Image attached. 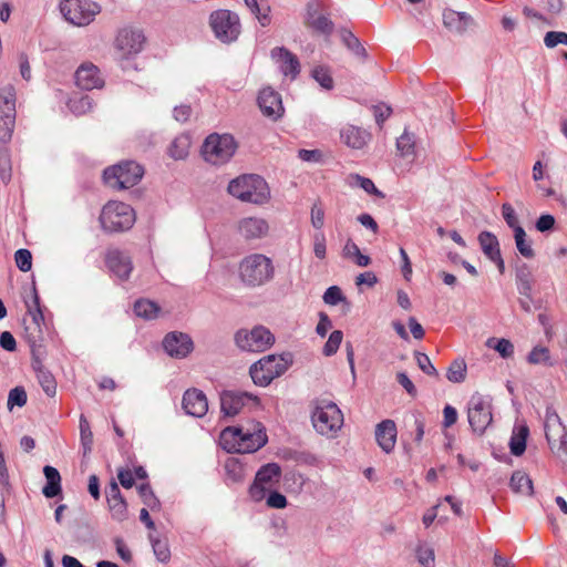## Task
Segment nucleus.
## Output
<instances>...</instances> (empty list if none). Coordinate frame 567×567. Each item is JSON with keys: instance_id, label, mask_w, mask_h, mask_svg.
I'll return each mask as SVG.
<instances>
[{"instance_id": "obj_53", "label": "nucleus", "mask_w": 567, "mask_h": 567, "mask_svg": "<svg viewBox=\"0 0 567 567\" xmlns=\"http://www.w3.org/2000/svg\"><path fill=\"white\" fill-rule=\"evenodd\" d=\"M415 360L419 365V368L427 375L431 377H439L437 370L432 364L430 358L422 352L415 353Z\"/></svg>"}, {"instance_id": "obj_39", "label": "nucleus", "mask_w": 567, "mask_h": 567, "mask_svg": "<svg viewBox=\"0 0 567 567\" xmlns=\"http://www.w3.org/2000/svg\"><path fill=\"white\" fill-rule=\"evenodd\" d=\"M486 347L498 352L503 359H508L514 355V344L505 338H489L486 341Z\"/></svg>"}, {"instance_id": "obj_57", "label": "nucleus", "mask_w": 567, "mask_h": 567, "mask_svg": "<svg viewBox=\"0 0 567 567\" xmlns=\"http://www.w3.org/2000/svg\"><path fill=\"white\" fill-rule=\"evenodd\" d=\"M341 39L342 42L347 45V48L352 50L353 52L360 53L361 51H363L360 41L351 31H341Z\"/></svg>"}, {"instance_id": "obj_4", "label": "nucleus", "mask_w": 567, "mask_h": 567, "mask_svg": "<svg viewBox=\"0 0 567 567\" xmlns=\"http://www.w3.org/2000/svg\"><path fill=\"white\" fill-rule=\"evenodd\" d=\"M228 192L234 197L254 204H264L269 198V187L258 175H241L228 185Z\"/></svg>"}, {"instance_id": "obj_63", "label": "nucleus", "mask_w": 567, "mask_h": 567, "mask_svg": "<svg viewBox=\"0 0 567 567\" xmlns=\"http://www.w3.org/2000/svg\"><path fill=\"white\" fill-rule=\"evenodd\" d=\"M457 421V411L452 405H445L443 409V427L449 429Z\"/></svg>"}, {"instance_id": "obj_12", "label": "nucleus", "mask_w": 567, "mask_h": 567, "mask_svg": "<svg viewBox=\"0 0 567 567\" xmlns=\"http://www.w3.org/2000/svg\"><path fill=\"white\" fill-rule=\"evenodd\" d=\"M467 417L472 429L483 433L493 420L491 400L481 393H474L467 404Z\"/></svg>"}, {"instance_id": "obj_31", "label": "nucleus", "mask_w": 567, "mask_h": 567, "mask_svg": "<svg viewBox=\"0 0 567 567\" xmlns=\"http://www.w3.org/2000/svg\"><path fill=\"white\" fill-rule=\"evenodd\" d=\"M16 116V89L12 84L0 87V116Z\"/></svg>"}, {"instance_id": "obj_34", "label": "nucleus", "mask_w": 567, "mask_h": 567, "mask_svg": "<svg viewBox=\"0 0 567 567\" xmlns=\"http://www.w3.org/2000/svg\"><path fill=\"white\" fill-rule=\"evenodd\" d=\"M470 20V17L466 16L465 13H460L454 10H446L443 13V23L447 29L452 31H464Z\"/></svg>"}, {"instance_id": "obj_28", "label": "nucleus", "mask_w": 567, "mask_h": 567, "mask_svg": "<svg viewBox=\"0 0 567 567\" xmlns=\"http://www.w3.org/2000/svg\"><path fill=\"white\" fill-rule=\"evenodd\" d=\"M27 307H28V313L31 316L32 324H33V328H32L33 331L31 332V339L33 342H37L41 338V333H42L41 324L44 321V317H43L42 310L40 308L39 296H38L35 289H33V291H32V303L27 302Z\"/></svg>"}, {"instance_id": "obj_42", "label": "nucleus", "mask_w": 567, "mask_h": 567, "mask_svg": "<svg viewBox=\"0 0 567 567\" xmlns=\"http://www.w3.org/2000/svg\"><path fill=\"white\" fill-rule=\"evenodd\" d=\"M348 183L350 186L362 188L368 194H373L378 197H384V195L375 187L374 183L370 178L355 174L348 177Z\"/></svg>"}, {"instance_id": "obj_14", "label": "nucleus", "mask_w": 567, "mask_h": 567, "mask_svg": "<svg viewBox=\"0 0 567 567\" xmlns=\"http://www.w3.org/2000/svg\"><path fill=\"white\" fill-rule=\"evenodd\" d=\"M545 435L551 451L559 456H567V429L554 411L546 413Z\"/></svg>"}, {"instance_id": "obj_17", "label": "nucleus", "mask_w": 567, "mask_h": 567, "mask_svg": "<svg viewBox=\"0 0 567 567\" xmlns=\"http://www.w3.org/2000/svg\"><path fill=\"white\" fill-rule=\"evenodd\" d=\"M303 23L313 32L324 35L331 34L333 30L332 21L321 12L320 4L317 1H310L307 4Z\"/></svg>"}, {"instance_id": "obj_44", "label": "nucleus", "mask_w": 567, "mask_h": 567, "mask_svg": "<svg viewBox=\"0 0 567 567\" xmlns=\"http://www.w3.org/2000/svg\"><path fill=\"white\" fill-rule=\"evenodd\" d=\"M16 116H0V142L7 144L11 141L14 130Z\"/></svg>"}, {"instance_id": "obj_3", "label": "nucleus", "mask_w": 567, "mask_h": 567, "mask_svg": "<svg viewBox=\"0 0 567 567\" xmlns=\"http://www.w3.org/2000/svg\"><path fill=\"white\" fill-rule=\"evenodd\" d=\"M238 143L231 134L212 133L202 145L204 161L214 166L227 164L236 154Z\"/></svg>"}, {"instance_id": "obj_52", "label": "nucleus", "mask_w": 567, "mask_h": 567, "mask_svg": "<svg viewBox=\"0 0 567 567\" xmlns=\"http://www.w3.org/2000/svg\"><path fill=\"white\" fill-rule=\"evenodd\" d=\"M17 267L21 271H29L32 267V255L28 249H19L14 254Z\"/></svg>"}, {"instance_id": "obj_5", "label": "nucleus", "mask_w": 567, "mask_h": 567, "mask_svg": "<svg viewBox=\"0 0 567 567\" xmlns=\"http://www.w3.org/2000/svg\"><path fill=\"white\" fill-rule=\"evenodd\" d=\"M289 364V354H269L254 363L250 367L249 373L255 384L267 386L274 379L284 374Z\"/></svg>"}, {"instance_id": "obj_46", "label": "nucleus", "mask_w": 567, "mask_h": 567, "mask_svg": "<svg viewBox=\"0 0 567 567\" xmlns=\"http://www.w3.org/2000/svg\"><path fill=\"white\" fill-rule=\"evenodd\" d=\"M112 517L118 522H123L127 517V506L123 497L109 501Z\"/></svg>"}, {"instance_id": "obj_16", "label": "nucleus", "mask_w": 567, "mask_h": 567, "mask_svg": "<svg viewBox=\"0 0 567 567\" xmlns=\"http://www.w3.org/2000/svg\"><path fill=\"white\" fill-rule=\"evenodd\" d=\"M245 405L259 406L258 396L248 392L225 391L220 395V409L225 415L234 416L240 412Z\"/></svg>"}, {"instance_id": "obj_10", "label": "nucleus", "mask_w": 567, "mask_h": 567, "mask_svg": "<svg viewBox=\"0 0 567 567\" xmlns=\"http://www.w3.org/2000/svg\"><path fill=\"white\" fill-rule=\"evenodd\" d=\"M209 25L215 37L224 43L236 41L240 34L239 17L229 10L214 11L209 17Z\"/></svg>"}, {"instance_id": "obj_23", "label": "nucleus", "mask_w": 567, "mask_h": 567, "mask_svg": "<svg viewBox=\"0 0 567 567\" xmlns=\"http://www.w3.org/2000/svg\"><path fill=\"white\" fill-rule=\"evenodd\" d=\"M163 346L171 357L176 358H185L193 349L192 339L187 334L178 332L168 333Z\"/></svg>"}, {"instance_id": "obj_48", "label": "nucleus", "mask_w": 567, "mask_h": 567, "mask_svg": "<svg viewBox=\"0 0 567 567\" xmlns=\"http://www.w3.org/2000/svg\"><path fill=\"white\" fill-rule=\"evenodd\" d=\"M517 285L519 293L527 298H530L533 280L528 271L520 270L517 272Z\"/></svg>"}, {"instance_id": "obj_61", "label": "nucleus", "mask_w": 567, "mask_h": 567, "mask_svg": "<svg viewBox=\"0 0 567 567\" xmlns=\"http://www.w3.org/2000/svg\"><path fill=\"white\" fill-rule=\"evenodd\" d=\"M266 503L271 508L281 509L287 506V498L285 495H282L278 492L271 491L266 499Z\"/></svg>"}, {"instance_id": "obj_43", "label": "nucleus", "mask_w": 567, "mask_h": 567, "mask_svg": "<svg viewBox=\"0 0 567 567\" xmlns=\"http://www.w3.org/2000/svg\"><path fill=\"white\" fill-rule=\"evenodd\" d=\"M514 238L516 243V247L520 255H523L526 258H533L534 257V250L532 248V245L526 239V233L523 228L516 229L514 233Z\"/></svg>"}, {"instance_id": "obj_13", "label": "nucleus", "mask_w": 567, "mask_h": 567, "mask_svg": "<svg viewBox=\"0 0 567 567\" xmlns=\"http://www.w3.org/2000/svg\"><path fill=\"white\" fill-rule=\"evenodd\" d=\"M236 342L243 350L261 352L275 342V337L269 329L257 326L251 330H239L236 333Z\"/></svg>"}, {"instance_id": "obj_51", "label": "nucleus", "mask_w": 567, "mask_h": 567, "mask_svg": "<svg viewBox=\"0 0 567 567\" xmlns=\"http://www.w3.org/2000/svg\"><path fill=\"white\" fill-rule=\"evenodd\" d=\"M396 147L402 156H408V155L413 154V151H414L413 136L409 133H403L396 141Z\"/></svg>"}, {"instance_id": "obj_41", "label": "nucleus", "mask_w": 567, "mask_h": 567, "mask_svg": "<svg viewBox=\"0 0 567 567\" xmlns=\"http://www.w3.org/2000/svg\"><path fill=\"white\" fill-rule=\"evenodd\" d=\"M467 367L463 359L454 360L446 372V378L453 383H461L465 380Z\"/></svg>"}, {"instance_id": "obj_11", "label": "nucleus", "mask_w": 567, "mask_h": 567, "mask_svg": "<svg viewBox=\"0 0 567 567\" xmlns=\"http://www.w3.org/2000/svg\"><path fill=\"white\" fill-rule=\"evenodd\" d=\"M146 38L140 29L125 27L117 31L113 47L118 59H131L144 49Z\"/></svg>"}, {"instance_id": "obj_59", "label": "nucleus", "mask_w": 567, "mask_h": 567, "mask_svg": "<svg viewBox=\"0 0 567 567\" xmlns=\"http://www.w3.org/2000/svg\"><path fill=\"white\" fill-rule=\"evenodd\" d=\"M342 299V291L337 286L329 287L323 295L324 302L331 306L338 305Z\"/></svg>"}, {"instance_id": "obj_20", "label": "nucleus", "mask_w": 567, "mask_h": 567, "mask_svg": "<svg viewBox=\"0 0 567 567\" xmlns=\"http://www.w3.org/2000/svg\"><path fill=\"white\" fill-rule=\"evenodd\" d=\"M258 105L262 114L268 117L277 120L284 114L281 97L271 87H265L259 92Z\"/></svg>"}, {"instance_id": "obj_2", "label": "nucleus", "mask_w": 567, "mask_h": 567, "mask_svg": "<svg viewBox=\"0 0 567 567\" xmlns=\"http://www.w3.org/2000/svg\"><path fill=\"white\" fill-rule=\"evenodd\" d=\"M238 272L244 285L258 287L272 279L275 267L269 257L262 254H250L240 261Z\"/></svg>"}, {"instance_id": "obj_60", "label": "nucleus", "mask_w": 567, "mask_h": 567, "mask_svg": "<svg viewBox=\"0 0 567 567\" xmlns=\"http://www.w3.org/2000/svg\"><path fill=\"white\" fill-rule=\"evenodd\" d=\"M81 440L85 451L91 450L92 432L89 422L82 416L80 420Z\"/></svg>"}, {"instance_id": "obj_36", "label": "nucleus", "mask_w": 567, "mask_h": 567, "mask_svg": "<svg viewBox=\"0 0 567 567\" xmlns=\"http://www.w3.org/2000/svg\"><path fill=\"white\" fill-rule=\"evenodd\" d=\"M509 485L515 493H520L524 495L533 494L532 480L526 473L522 471H516L513 473Z\"/></svg>"}, {"instance_id": "obj_40", "label": "nucleus", "mask_w": 567, "mask_h": 567, "mask_svg": "<svg viewBox=\"0 0 567 567\" xmlns=\"http://www.w3.org/2000/svg\"><path fill=\"white\" fill-rule=\"evenodd\" d=\"M415 556L423 567H435V553L431 545L420 543L415 549Z\"/></svg>"}, {"instance_id": "obj_18", "label": "nucleus", "mask_w": 567, "mask_h": 567, "mask_svg": "<svg viewBox=\"0 0 567 567\" xmlns=\"http://www.w3.org/2000/svg\"><path fill=\"white\" fill-rule=\"evenodd\" d=\"M272 61L285 76L295 80L300 73V62L296 54L284 47L274 48L270 52Z\"/></svg>"}, {"instance_id": "obj_45", "label": "nucleus", "mask_w": 567, "mask_h": 567, "mask_svg": "<svg viewBox=\"0 0 567 567\" xmlns=\"http://www.w3.org/2000/svg\"><path fill=\"white\" fill-rule=\"evenodd\" d=\"M347 257H353L354 261L360 267H367L370 264V257L361 254L359 247L353 241H348L343 248Z\"/></svg>"}, {"instance_id": "obj_33", "label": "nucleus", "mask_w": 567, "mask_h": 567, "mask_svg": "<svg viewBox=\"0 0 567 567\" xmlns=\"http://www.w3.org/2000/svg\"><path fill=\"white\" fill-rule=\"evenodd\" d=\"M226 481L229 483L243 482L246 475L245 466L238 457L229 456L224 463Z\"/></svg>"}, {"instance_id": "obj_8", "label": "nucleus", "mask_w": 567, "mask_h": 567, "mask_svg": "<svg viewBox=\"0 0 567 567\" xmlns=\"http://www.w3.org/2000/svg\"><path fill=\"white\" fill-rule=\"evenodd\" d=\"M312 424L322 435H333L343 425V414L338 405L330 401L317 403L312 415Z\"/></svg>"}, {"instance_id": "obj_47", "label": "nucleus", "mask_w": 567, "mask_h": 567, "mask_svg": "<svg viewBox=\"0 0 567 567\" xmlns=\"http://www.w3.org/2000/svg\"><path fill=\"white\" fill-rule=\"evenodd\" d=\"M342 339H343L342 331H340V330L332 331L323 347V354L327 357L333 355L338 351V349L342 342Z\"/></svg>"}, {"instance_id": "obj_27", "label": "nucleus", "mask_w": 567, "mask_h": 567, "mask_svg": "<svg viewBox=\"0 0 567 567\" xmlns=\"http://www.w3.org/2000/svg\"><path fill=\"white\" fill-rule=\"evenodd\" d=\"M340 138L347 146L353 150H361L370 140V134L358 126L346 125L340 131Z\"/></svg>"}, {"instance_id": "obj_9", "label": "nucleus", "mask_w": 567, "mask_h": 567, "mask_svg": "<svg viewBox=\"0 0 567 567\" xmlns=\"http://www.w3.org/2000/svg\"><path fill=\"white\" fill-rule=\"evenodd\" d=\"M60 11L73 25H89L100 13L101 7L92 0H62Z\"/></svg>"}, {"instance_id": "obj_19", "label": "nucleus", "mask_w": 567, "mask_h": 567, "mask_svg": "<svg viewBox=\"0 0 567 567\" xmlns=\"http://www.w3.org/2000/svg\"><path fill=\"white\" fill-rule=\"evenodd\" d=\"M105 264L107 268L122 280H126L133 270L131 257L117 248L107 250Z\"/></svg>"}, {"instance_id": "obj_6", "label": "nucleus", "mask_w": 567, "mask_h": 567, "mask_svg": "<svg viewBox=\"0 0 567 567\" xmlns=\"http://www.w3.org/2000/svg\"><path fill=\"white\" fill-rule=\"evenodd\" d=\"M100 221L107 231H123L135 223L134 209L122 202H109L102 209Z\"/></svg>"}, {"instance_id": "obj_50", "label": "nucleus", "mask_w": 567, "mask_h": 567, "mask_svg": "<svg viewBox=\"0 0 567 567\" xmlns=\"http://www.w3.org/2000/svg\"><path fill=\"white\" fill-rule=\"evenodd\" d=\"M38 379H39V382H40L43 391L49 396H53L56 391V383H55L53 375L49 372L40 371L38 373Z\"/></svg>"}, {"instance_id": "obj_38", "label": "nucleus", "mask_w": 567, "mask_h": 567, "mask_svg": "<svg viewBox=\"0 0 567 567\" xmlns=\"http://www.w3.org/2000/svg\"><path fill=\"white\" fill-rule=\"evenodd\" d=\"M159 311V307L155 302L147 299H140L134 303L135 315L144 319H155L157 318Z\"/></svg>"}, {"instance_id": "obj_58", "label": "nucleus", "mask_w": 567, "mask_h": 567, "mask_svg": "<svg viewBox=\"0 0 567 567\" xmlns=\"http://www.w3.org/2000/svg\"><path fill=\"white\" fill-rule=\"evenodd\" d=\"M27 403V393L23 388H14L9 392L8 405L23 406Z\"/></svg>"}, {"instance_id": "obj_30", "label": "nucleus", "mask_w": 567, "mask_h": 567, "mask_svg": "<svg viewBox=\"0 0 567 567\" xmlns=\"http://www.w3.org/2000/svg\"><path fill=\"white\" fill-rule=\"evenodd\" d=\"M526 362L530 365H543V367H554L555 361L550 353L549 348L536 344L532 348L526 357Z\"/></svg>"}, {"instance_id": "obj_1", "label": "nucleus", "mask_w": 567, "mask_h": 567, "mask_svg": "<svg viewBox=\"0 0 567 567\" xmlns=\"http://www.w3.org/2000/svg\"><path fill=\"white\" fill-rule=\"evenodd\" d=\"M268 441L266 429L260 422L229 426L221 431L219 443L229 453H252Z\"/></svg>"}, {"instance_id": "obj_25", "label": "nucleus", "mask_w": 567, "mask_h": 567, "mask_svg": "<svg viewBox=\"0 0 567 567\" xmlns=\"http://www.w3.org/2000/svg\"><path fill=\"white\" fill-rule=\"evenodd\" d=\"M478 243L484 255L496 264L501 274L505 270L504 260L501 256L499 243L497 237L489 231H482L478 235Z\"/></svg>"}, {"instance_id": "obj_49", "label": "nucleus", "mask_w": 567, "mask_h": 567, "mask_svg": "<svg viewBox=\"0 0 567 567\" xmlns=\"http://www.w3.org/2000/svg\"><path fill=\"white\" fill-rule=\"evenodd\" d=\"M502 216H503L504 220L506 221L507 226L511 227L514 230V233L516 231V229L523 228L519 225L518 217L515 213V209L513 208V206L511 204H508V203L503 204Z\"/></svg>"}, {"instance_id": "obj_54", "label": "nucleus", "mask_w": 567, "mask_h": 567, "mask_svg": "<svg viewBox=\"0 0 567 567\" xmlns=\"http://www.w3.org/2000/svg\"><path fill=\"white\" fill-rule=\"evenodd\" d=\"M153 550L156 556V558L166 563L171 558V550L168 547V544L166 540L155 539L153 540Z\"/></svg>"}, {"instance_id": "obj_32", "label": "nucleus", "mask_w": 567, "mask_h": 567, "mask_svg": "<svg viewBox=\"0 0 567 567\" xmlns=\"http://www.w3.org/2000/svg\"><path fill=\"white\" fill-rule=\"evenodd\" d=\"M47 478V484L42 489L45 497L52 498L61 493V476L56 468L47 465L43 468Z\"/></svg>"}, {"instance_id": "obj_29", "label": "nucleus", "mask_w": 567, "mask_h": 567, "mask_svg": "<svg viewBox=\"0 0 567 567\" xmlns=\"http://www.w3.org/2000/svg\"><path fill=\"white\" fill-rule=\"evenodd\" d=\"M529 434V429L526 424H516L513 429V434L509 442L511 453L515 456L522 455L526 450V440Z\"/></svg>"}, {"instance_id": "obj_35", "label": "nucleus", "mask_w": 567, "mask_h": 567, "mask_svg": "<svg viewBox=\"0 0 567 567\" xmlns=\"http://www.w3.org/2000/svg\"><path fill=\"white\" fill-rule=\"evenodd\" d=\"M190 144L192 142L188 135H178L168 146V155L176 161L184 159L189 153Z\"/></svg>"}, {"instance_id": "obj_22", "label": "nucleus", "mask_w": 567, "mask_h": 567, "mask_svg": "<svg viewBox=\"0 0 567 567\" xmlns=\"http://www.w3.org/2000/svg\"><path fill=\"white\" fill-rule=\"evenodd\" d=\"M183 409L192 416H204L208 411V401L205 393L198 389H188L183 396Z\"/></svg>"}, {"instance_id": "obj_56", "label": "nucleus", "mask_w": 567, "mask_h": 567, "mask_svg": "<svg viewBox=\"0 0 567 567\" xmlns=\"http://www.w3.org/2000/svg\"><path fill=\"white\" fill-rule=\"evenodd\" d=\"M70 109L76 114L86 113L92 109V101L89 96H81L70 101Z\"/></svg>"}, {"instance_id": "obj_24", "label": "nucleus", "mask_w": 567, "mask_h": 567, "mask_svg": "<svg viewBox=\"0 0 567 567\" xmlns=\"http://www.w3.org/2000/svg\"><path fill=\"white\" fill-rule=\"evenodd\" d=\"M75 83L83 90H93L101 87L104 81L97 66L92 63H83L75 72Z\"/></svg>"}, {"instance_id": "obj_21", "label": "nucleus", "mask_w": 567, "mask_h": 567, "mask_svg": "<svg viewBox=\"0 0 567 567\" xmlns=\"http://www.w3.org/2000/svg\"><path fill=\"white\" fill-rule=\"evenodd\" d=\"M237 229L243 238L252 240L265 237L269 231V225L264 218L245 217L238 221Z\"/></svg>"}, {"instance_id": "obj_15", "label": "nucleus", "mask_w": 567, "mask_h": 567, "mask_svg": "<svg viewBox=\"0 0 567 567\" xmlns=\"http://www.w3.org/2000/svg\"><path fill=\"white\" fill-rule=\"evenodd\" d=\"M280 467L275 463L264 465L256 474L250 487V495L256 501H261L267 491H271L280 478Z\"/></svg>"}, {"instance_id": "obj_62", "label": "nucleus", "mask_w": 567, "mask_h": 567, "mask_svg": "<svg viewBox=\"0 0 567 567\" xmlns=\"http://www.w3.org/2000/svg\"><path fill=\"white\" fill-rule=\"evenodd\" d=\"M324 223V210L319 204H313L311 208V224L315 228H322Z\"/></svg>"}, {"instance_id": "obj_26", "label": "nucleus", "mask_w": 567, "mask_h": 567, "mask_svg": "<svg viewBox=\"0 0 567 567\" xmlns=\"http://www.w3.org/2000/svg\"><path fill=\"white\" fill-rule=\"evenodd\" d=\"M396 425L392 420H384L377 425L375 440L385 453L393 451L396 443Z\"/></svg>"}, {"instance_id": "obj_7", "label": "nucleus", "mask_w": 567, "mask_h": 567, "mask_svg": "<svg viewBox=\"0 0 567 567\" xmlns=\"http://www.w3.org/2000/svg\"><path fill=\"white\" fill-rule=\"evenodd\" d=\"M143 167L133 161H125L104 171L105 183L115 189L135 186L143 177Z\"/></svg>"}, {"instance_id": "obj_64", "label": "nucleus", "mask_w": 567, "mask_h": 567, "mask_svg": "<svg viewBox=\"0 0 567 567\" xmlns=\"http://www.w3.org/2000/svg\"><path fill=\"white\" fill-rule=\"evenodd\" d=\"M138 493L143 498V502L148 507H153L156 503V498L151 489V486L147 483H143L138 486Z\"/></svg>"}, {"instance_id": "obj_37", "label": "nucleus", "mask_w": 567, "mask_h": 567, "mask_svg": "<svg viewBox=\"0 0 567 567\" xmlns=\"http://www.w3.org/2000/svg\"><path fill=\"white\" fill-rule=\"evenodd\" d=\"M311 76L324 90L330 91L334 86L330 68L327 65H316L311 70Z\"/></svg>"}, {"instance_id": "obj_55", "label": "nucleus", "mask_w": 567, "mask_h": 567, "mask_svg": "<svg viewBox=\"0 0 567 567\" xmlns=\"http://www.w3.org/2000/svg\"><path fill=\"white\" fill-rule=\"evenodd\" d=\"M544 42L548 48H555L558 44L567 45V33L561 31H549L546 33Z\"/></svg>"}]
</instances>
